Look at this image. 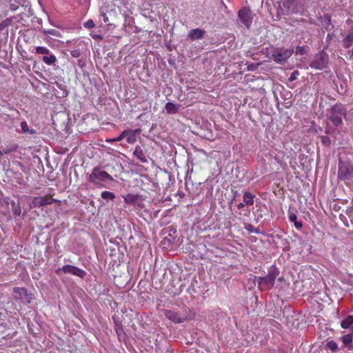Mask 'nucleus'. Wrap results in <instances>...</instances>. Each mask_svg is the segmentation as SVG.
<instances>
[{
    "label": "nucleus",
    "mask_w": 353,
    "mask_h": 353,
    "mask_svg": "<svg viewBox=\"0 0 353 353\" xmlns=\"http://www.w3.org/2000/svg\"><path fill=\"white\" fill-rule=\"evenodd\" d=\"M299 74V72L298 70H294L293 72H292L290 78H289V81H293L294 80L296 79L297 78V76Z\"/></svg>",
    "instance_id": "nucleus-36"
},
{
    "label": "nucleus",
    "mask_w": 353,
    "mask_h": 353,
    "mask_svg": "<svg viewBox=\"0 0 353 353\" xmlns=\"http://www.w3.org/2000/svg\"><path fill=\"white\" fill-rule=\"evenodd\" d=\"M112 180L113 178L111 175L105 171L101 170L98 167H95L92 169V173L89 176V181L94 184Z\"/></svg>",
    "instance_id": "nucleus-7"
},
{
    "label": "nucleus",
    "mask_w": 353,
    "mask_h": 353,
    "mask_svg": "<svg viewBox=\"0 0 353 353\" xmlns=\"http://www.w3.org/2000/svg\"><path fill=\"white\" fill-rule=\"evenodd\" d=\"M321 141L323 144H329L330 143V139L327 137L323 136L321 137Z\"/></svg>",
    "instance_id": "nucleus-37"
},
{
    "label": "nucleus",
    "mask_w": 353,
    "mask_h": 353,
    "mask_svg": "<svg viewBox=\"0 0 353 353\" xmlns=\"http://www.w3.org/2000/svg\"><path fill=\"white\" fill-rule=\"evenodd\" d=\"M280 271L275 265H272L268 271V274L265 276H256L251 275L253 277V281L258 283V288L261 291L270 290L274 285V282L279 276Z\"/></svg>",
    "instance_id": "nucleus-2"
},
{
    "label": "nucleus",
    "mask_w": 353,
    "mask_h": 353,
    "mask_svg": "<svg viewBox=\"0 0 353 353\" xmlns=\"http://www.w3.org/2000/svg\"><path fill=\"white\" fill-rule=\"evenodd\" d=\"M43 61L48 65H53L57 61V58L54 54L50 56H44L42 59Z\"/></svg>",
    "instance_id": "nucleus-23"
},
{
    "label": "nucleus",
    "mask_w": 353,
    "mask_h": 353,
    "mask_svg": "<svg viewBox=\"0 0 353 353\" xmlns=\"http://www.w3.org/2000/svg\"><path fill=\"white\" fill-rule=\"evenodd\" d=\"M255 195L248 191L243 192V202L248 206L252 205L254 204V199Z\"/></svg>",
    "instance_id": "nucleus-15"
},
{
    "label": "nucleus",
    "mask_w": 353,
    "mask_h": 353,
    "mask_svg": "<svg viewBox=\"0 0 353 353\" xmlns=\"http://www.w3.org/2000/svg\"><path fill=\"white\" fill-rule=\"evenodd\" d=\"M163 314L166 319L176 324L190 321L195 317L194 312L187 306H183L180 310H164Z\"/></svg>",
    "instance_id": "nucleus-1"
},
{
    "label": "nucleus",
    "mask_w": 353,
    "mask_h": 353,
    "mask_svg": "<svg viewBox=\"0 0 353 353\" xmlns=\"http://www.w3.org/2000/svg\"><path fill=\"white\" fill-rule=\"evenodd\" d=\"M94 38H97V39H102V37L100 36V35H96L94 37H93Z\"/></svg>",
    "instance_id": "nucleus-42"
},
{
    "label": "nucleus",
    "mask_w": 353,
    "mask_h": 353,
    "mask_svg": "<svg viewBox=\"0 0 353 353\" xmlns=\"http://www.w3.org/2000/svg\"><path fill=\"white\" fill-rule=\"evenodd\" d=\"M19 146L17 144L14 143L11 145L9 147H7L5 148L3 151H0V155H2L3 154H8L10 152H13L17 150Z\"/></svg>",
    "instance_id": "nucleus-25"
},
{
    "label": "nucleus",
    "mask_w": 353,
    "mask_h": 353,
    "mask_svg": "<svg viewBox=\"0 0 353 353\" xmlns=\"http://www.w3.org/2000/svg\"><path fill=\"white\" fill-rule=\"evenodd\" d=\"M346 112L341 104L334 105L327 113V119L334 126L338 127L343 124V119L345 117Z\"/></svg>",
    "instance_id": "nucleus-3"
},
{
    "label": "nucleus",
    "mask_w": 353,
    "mask_h": 353,
    "mask_svg": "<svg viewBox=\"0 0 353 353\" xmlns=\"http://www.w3.org/2000/svg\"><path fill=\"white\" fill-rule=\"evenodd\" d=\"M341 325L343 328L347 329L353 325V316L348 315L344 320L341 323Z\"/></svg>",
    "instance_id": "nucleus-20"
},
{
    "label": "nucleus",
    "mask_w": 353,
    "mask_h": 353,
    "mask_svg": "<svg viewBox=\"0 0 353 353\" xmlns=\"http://www.w3.org/2000/svg\"><path fill=\"white\" fill-rule=\"evenodd\" d=\"M95 26L94 21L92 19H89L84 23V27L87 28H92Z\"/></svg>",
    "instance_id": "nucleus-35"
},
{
    "label": "nucleus",
    "mask_w": 353,
    "mask_h": 353,
    "mask_svg": "<svg viewBox=\"0 0 353 353\" xmlns=\"http://www.w3.org/2000/svg\"><path fill=\"white\" fill-rule=\"evenodd\" d=\"M204 33V30L199 28H195L192 29L190 32L189 37L192 40L199 39L203 37Z\"/></svg>",
    "instance_id": "nucleus-16"
},
{
    "label": "nucleus",
    "mask_w": 353,
    "mask_h": 353,
    "mask_svg": "<svg viewBox=\"0 0 353 353\" xmlns=\"http://www.w3.org/2000/svg\"><path fill=\"white\" fill-rule=\"evenodd\" d=\"M288 217H289V220L291 222H293L294 223V226L297 229L302 228V226H303L302 223L297 221L296 210L295 209L289 210Z\"/></svg>",
    "instance_id": "nucleus-13"
},
{
    "label": "nucleus",
    "mask_w": 353,
    "mask_h": 353,
    "mask_svg": "<svg viewBox=\"0 0 353 353\" xmlns=\"http://www.w3.org/2000/svg\"><path fill=\"white\" fill-rule=\"evenodd\" d=\"M328 62V54L324 50H321L314 56L310 65L312 68H314L316 70H323L327 68Z\"/></svg>",
    "instance_id": "nucleus-9"
},
{
    "label": "nucleus",
    "mask_w": 353,
    "mask_h": 353,
    "mask_svg": "<svg viewBox=\"0 0 353 353\" xmlns=\"http://www.w3.org/2000/svg\"><path fill=\"white\" fill-rule=\"evenodd\" d=\"M282 280H283V279L281 277L279 279V281H282Z\"/></svg>",
    "instance_id": "nucleus-44"
},
{
    "label": "nucleus",
    "mask_w": 353,
    "mask_h": 353,
    "mask_svg": "<svg viewBox=\"0 0 353 353\" xmlns=\"http://www.w3.org/2000/svg\"><path fill=\"white\" fill-rule=\"evenodd\" d=\"M353 44V26L351 27L347 34L343 39V46L347 49Z\"/></svg>",
    "instance_id": "nucleus-12"
},
{
    "label": "nucleus",
    "mask_w": 353,
    "mask_h": 353,
    "mask_svg": "<svg viewBox=\"0 0 353 353\" xmlns=\"http://www.w3.org/2000/svg\"><path fill=\"white\" fill-rule=\"evenodd\" d=\"M326 346L327 349L333 352H337L339 351L338 345L334 341L327 342Z\"/></svg>",
    "instance_id": "nucleus-27"
},
{
    "label": "nucleus",
    "mask_w": 353,
    "mask_h": 353,
    "mask_svg": "<svg viewBox=\"0 0 353 353\" xmlns=\"http://www.w3.org/2000/svg\"><path fill=\"white\" fill-rule=\"evenodd\" d=\"M101 197L106 201H112L115 199V194L110 191H103L101 192Z\"/></svg>",
    "instance_id": "nucleus-26"
},
{
    "label": "nucleus",
    "mask_w": 353,
    "mask_h": 353,
    "mask_svg": "<svg viewBox=\"0 0 353 353\" xmlns=\"http://www.w3.org/2000/svg\"><path fill=\"white\" fill-rule=\"evenodd\" d=\"M306 47L305 46H297L296 48L295 53L296 54L303 55L306 53L305 50Z\"/></svg>",
    "instance_id": "nucleus-32"
},
{
    "label": "nucleus",
    "mask_w": 353,
    "mask_h": 353,
    "mask_svg": "<svg viewBox=\"0 0 353 353\" xmlns=\"http://www.w3.org/2000/svg\"><path fill=\"white\" fill-rule=\"evenodd\" d=\"M165 110L168 114H174L178 112L176 105L172 102H168L165 104Z\"/></svg>",
    "instance_id": "nucleus-21"
},
{
    "label": "nucleus",
    "mask_w": 353,
    "mask_h": 353,
    "mask_svg": "<svg viewBox=\"0 0 353 353\" xmlns=\"http://www.w3.org/2000/svg\"><path fill=\"white\" fill-rule=\"evenodd\" d=\"M10 8L12 11H16L19 8V6L17 4L10 3Z\"/></svg>",
    "instance_id": "nucleus-39"
},
{
    "label": "nucleus",
    "mask_w": 353,
    "mask_h": 353,
    "mask_svg": "<svg viewBox=\"0 0 353 353\" xmlns=\"http://www.w3.org/2000/svg\"><path fill=\"white\" fill-rule=\"evenodd\" d=\"M338 177L345 184H349L353 179V166L348 162H339Z\"/></svg>",
    "instance_id": "nucleus-5"
},
{
    "label": "nucleus",
    "mask_w": 353,
    "mask_h": 353,
    "mask_svg": "<svg viewBox=\"0 0 353 353\" xmlns=\"http://www.w3.org/2000/svg\"><path fill=\"white\" fill-rule=\"evenodd\" d=\"M334 34H327L326 37V41L327 42H330L331 40L333 39Z\"/></svg>",
    "instance_id": "nucleus-40"
},
{
    "label": "nucleus",
    "mask_w": 353,
    "mask_h": 353,
    "mask_svg": "<svg viewBox=\"0 0 353 353\" xmlns=\"http://www.w3.org/2000/svg\"><path fill=\"white\" fill-rule=\"evenodd\" d=\"M55 203H58L60 205L61 201L54 199L52 194H47L41 196H34L30 204V208H41Z\"/></svg>",
    "instance_id": "nucleus-6"
},
{
    "label": "nucleus",
    "mask_w": 353,
    "mask_h": 353,
    "mask_svg": "<svg viewBox=\"0 0 353 353\" xmlns=\"http://www.w3.org/2000/svg\"><path fill=\"white\" fill-rule=\"evenodd\" d=\"M43 33L46 35H52V36H54V37H61V34L59 31L55 30V29H50V30H43Z\"/></svg>",
    "instance_id": "nucleus-28"
},
{
    "label": "nucleus",
    "mask_w": 353,
    "mask_h": 353,
    "mask_svg": "<svg viewBox=\"0 0 353 353\" xmlns=\"http://www.w3.org/2000/svg\"><path fill=\"white\" fill-rule=\"evenodd\" d=\"M341 341L345 346H348L349 350H352L353 349V343H352V334H346L341 337Z\"/></svg>",
    "instance_id": "nucleus-19"
},
{
    "label": "nucleus",
    "mask_w": 353,
    "mask_h": 353,
    "mask_svg": "<svg viewBox=\"0 0 353 353\" xmlns=\"http://www.w3.org/2000/svg\"><path fill=\"white\" fill-rule=\"evenodd\" d=\"M14 293L16 294V299H22L28 295V290L25 288L16 287L13 290Z\"/></svg>",
    "instance_id": "nucleus-18"
},
{
    "label": "nucleus",
    "mask_w": 353,
    "mask_h": 353,
    "mask_svg": "<svg viewBox=\"0 0 353 353\" xmlns=\"http://www.w3.org/2000/svg\"><path fill=\"white\" fill-rule=\"evenodd\" d=\"M14 181L17 184L22 185L24 183L23 176L21 173L18 172L14 174Z\"/></svg>",
    "instance_id": "nucleus-29"
},
{
    "label": "nucleus",
    "mask_w": 353,
    "mask_h": 353,
    "mask_svg": "<svg viewBox=\"0 0 353 353\" xmlns=\"http://www.w3.org/2000/svg\"><path fill=\"white\" fill-rule=\"evenodd\" d=\"M36 53L38 54H49L50 50L43 46H38L36 48Z\"/></svg>",
    "instance_id": "nucleus-30"
},
{
    "label": "nucleus",
    "mask_w": 353,
    "mask_h": 353,
    "mask_svg": "<svg viewBox=\"0 0 353 353\" xmlns=\"http://www.w3.org/2000/svg\"><path fill=\"white\" fill-rule=\"evenodd\" d=\"M108 17H107L105 14H104V19H103V21H104L105 22H106V21H108Z\"/></svg>",
    "instance_id": "nucleus-43"
},
{
    "label": "nucleus",
    "mask_w": 353,
    "mask_h": 353,
    "mask_svg": "<svg viewBox=\"0 0 353 353\" xmlns=\"http://www.w3.org/2000/svg\"><path fill=\"white\" fill-rule=\"evenodd\" d=\"M125 134H126V132H125V130H123L121 134L114 138V139H108L106 141L107 142H109V143H112V142H117V141H121L124 137H125Z\"/></svg>",
    "instance_id": "nucleus-31"
},
{
    "label": "nucleus",
    "mask_w": 353,
    "mask_h": 353,
    "mask_svg": "<svg viewBox=\"0 0 353 353\" xmlns=\"http://www.w3.org/2000/svg\"><path fill=\"white\" fill-rule=\"evenodd\" d=\"M245 205H246L243 202H242L237 205V208L240 210V209L243 208Z\"/></svg>",
    "instance_id": "nucleus-41"
},
{
    "label": "nucleus",
    "mask_w": 353,
    "mask_h": 353,
    "mask_svg": "<svg viewBox=\"0 0 353 353\" xmlns=\"http://www.w3.org/2000/svg\"><path fill=\"white\" fill-rule=\"evenodd\" d=\"M141 129L137 128L135 130H125V137L128 143L132 144L137 141V134H140Z\"/></svg>",
    "instance_id": "nucleus-11"
},
{
    "label": "nucleus",
    "mask_w": 353,
    "mask_h": 353,
    "mask_svg": "<svg viewBox=\"0 0 353 353\" xmlns=\"http://www.w3.org/2000/svg\"><path fill=\"white\" fill-rule=\"evenodd\" d=\"M245 229L248 231L249 232L252 233L254 232V227L251 224H247L245 226Z\"/></svg>",
    "instance_id": "nucleus-38"
},
{
    "label": "nucleus",
    "mask_w": 353,
    "mask_h": 353,
    "mask_svg": "<svg viewBox=\"0 0 353 353\" xmlns=\"http://www.w3.org/2000/svg\"><path fill=\"white\" fill-rule=\"evenodd\" d=\"M138 199V196L132 194H128L125 196H124V201L126 203L128 204H134Z\"/></svg>",
    "instance_id": "nucleus-24"
},
{
    "label": "nucleus",
    "mask_w": 353,
    "mask_h": 353,
    "mask_svg": "<svg viewBox=\"0 0 353 353\" xmlns=\"http://www.w3.org/2000/svg\"><path fill=\"white\" fill-rule=\"evenodd\" d=\"M293 52L294 50L291 48H275L271 50L270 57L274 62L283 64L292 55Z\"/></svg>",
    "instance_id": "nucleus-4"
},
{
    "label": "nucleus",
    "mask_w": 353,
    "mask_h": 353,
    "mask_svg": "<svg viewBox=\"0 0 353 353\" xmlns=\"http://www.w3.org/2000/svg\"><path fill=\"white\" fill-rule=\"evenodd\" d=\"M238 17L241 22L247 28H250L252 23V12L249 8H243L239 11Z\"/></svg>",
    "instance_id": "nucleus-10"
},
{
    "label": "nucleus",
    "mask_w": 353,
    "mask_h": 353,
    "mask_svg": "<svg viewBox=\"0 0 353 353\" xmlns=\"http://www.w3.org/2000/svg\"><path fill=\"white\" fill-rule=\"evenodd\" d=\"M10 204L12 214H14V218L17 219V217L20 216L21 214V208L20 204L18 202H15L14 201H12Z\"/></svg>",
    "instance_id": "nucleus-17"
},
{
    "label": "nucleus",
    "mask_w": 353,
    "mask_h": 353,
    "mask_svg": "<svg viewBox=\"0 0 353 353\" xmlns=\"http://www.w3.org/2000/svg\"><path fill=\"white\" fill-rule=\"evenodd\" d=\"M21 128L23 133L34 134L35 133L34 130H30L28 127V123L26 121L21 122Z\"/></svg>",
    "instance_id": "nucleus-22"
},
{
    "label": "nucleus",
    "mask_w": 353,
    "mask_h": 353,
    "mask_svg": "<svg viewBox=\"0 0 353 353\" xmlns=\"http://www.w3.org/2000/svg\"><path fill=\"white\" fill-rule=\"evenodd\" d=\"M133 154L140 161L141 163H145L147 161L146 157L141 146L137 145L135 147Z\"/></svg>",
    "instance_id": "nucleus-14"
},
{
    "label": "nucleus",
    "mask_w": 353,
    "mask_h": 353,
    "mask_svg": "<svg viewBox=\"0 0 353 353\" xmlns=\"http://www.w3.org/2000/svg\"><path fill=\"white\" fill-rule=\"evenodd\" d=\"M61 273L64 274H71L81 279H84L87 276V272L84 270L72 265H65L56 270V274L57 275H61Z\"/></svg>",
    "instance_id": "nucleus-8"
},
{
    "label": "nucleus",
    "mask_w": 353,
    "mask_h": 353,
    "mask_svg": "<svg viewBox=\"0 0 353 353\" xmlns=\"http://www.w3.org/2000/svg\"><path fill=\"white\" fill-rule=\"evenodd\" d=\"M296 1V0H284L283 2V6L290 10Z\"/></svg>",
    "instance_id": "nucleus-33"
},
{
    "label": "nucleus",
    "mask_w": 353,
    "mask_h": 353,
    "mask_svg": "<svg viewBox=\"0 0 353 353\" xmlns=\"http://www.w3.org/2000/svg\"><path fill=\"white\" fill-rule=\"evenodd\" d=\"M81 51L79 49L72 50L70 51V54L72 57L78 58L81 56Z\"/></svg>",
    "instance_id": "nucleus-34"
}]
</instances>
